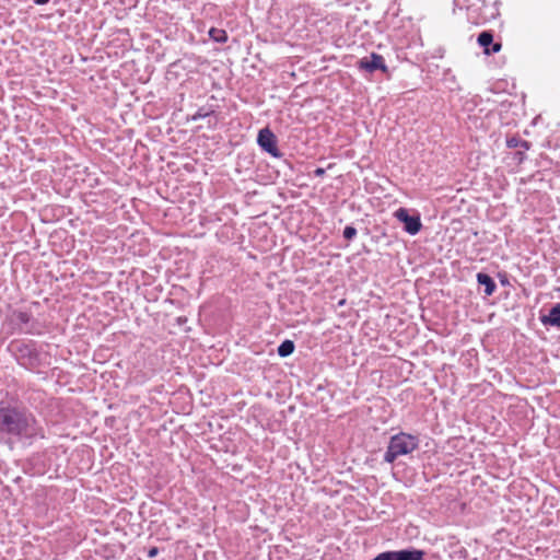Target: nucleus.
I'll return each instance as SVG.
<instances>
[{
  "label": "nucleus",
  "instance_id": "nucleus-6",
  "mask_svg": "<svg viewBox=\"0 0 560 560\" xmlns=\"http://www.w3.org/2000/svg\"><path fill=\"white\" fill-rule=\"evenodd\" d=\"M358 65L360 69L370 73L376 70H381L383 72L387 71L384 58L377 54H371L369 57L361 58Z\"/></svg>",
  "mask_w": 560,
  "mask_h": 560
},
{
  "label": "nucleus",
  "instance_id": "nucleus-8",
  "mask_svg": "<svg viewBox=\"0 0 560 560\" xmlns=\"http://www.w3.org/2000/svg\"><path fill=\"white\" fill-rule=\"evenodd\" d=\"M477 282L480 284V285H483L485 287V293L486 295H491L493 294V292L495 291V282L493 281V279L487 275V273H483V272H479L477 273Z\"/></svg>",
  "mask_w": 560,
  "mask_h": 560
},
{
  "label": "nucleus",
  "instance_id": "nucleus-1",
  "mask_svg": "<svg viewBox=\"0 0 560 560\" xmlns=\"http://www.w3.org/2000/svg\"><path fill=\"white\" fill-rule=\"evenodd\" d=\"M0 434L31 439L39 434V427L32 413L0 405Z\"/></svg>",
  "mask_w": 560,
  "mask_h": 560
},
{
  "label": "nucleus",
  "instance_id": "nucleus-14",
  "mask_svg": "<svg viewBox=\"0 0 560 560\" xmlns=\"http://www.w3.org/2000/svg\"><path fill=\"white\" fill-rule=\"evenodd\" d=\"M518 142L520 141L517 139H515V138L509 139L508 140V147L509 148H516V147H518Z\"/></svg>",
  "mask_w": 560,
  "mask_h": 560
},
{
  "label": "nucleus",
  "instance_id": "nucleus-4",
  "mask_svg": "<svg viewBox=\"0 0 560 560\" xmlns=\"http://www.w3.org/2000/svg\"><path fill=\"white\" fill-rule=\"evenodd\" d=\"M423 552L420 550L385 551L372 560H422Z\"/></svg>",
  "mask_w": 560,
  "mask_h": 560
},
{
  "label": "nucleus",
  "instance_id": "nucleus-16",
  "mask_svg": "<svg viewBox=\"0 0 560 560\" xmlns=\"http://www.w3.org/2000/svg\"><path fill=\"white\" fill-rule=\"evenodd\" d=\"M324 173H325V171H324L323 168H317V170L315 171V175H316V176H322Z\"/></svg>",
  "mask_w": 560,
  "mask_h": 560
},
{
  "label": "nucleus",
  "instance_id": "nucleus-3",
  "mask_svg": "<svg viewBox=\"0 0 560 560\" xmlns=\"http://www.w3.org/2000/svg\"><path fill=\"white\" fill-rule=\"evenodd\" d=\"M394 215L398 221L404 223L405 231L411 235L417 234L422 228L420 217L410 215L408 210L405 208L396 210Z\"/></svg>",
  "mask_w": 560,
  "mask_h": 560
},
{
  "label": "nucleus",
  "instance_id": "nucleus-10",
  "mask_svg": "<svg viewBox=\"0 0 560 560\" xmlns=\"http://www.w3.org/2000/svg\"><path fill=\"white\" fill-rule=\"evenodd\" d=\"M294 351V343L291 340H284L279 347H278V354L282 358H285L290 354H292Z\"/></svg>",
  "mask_w": 560,
  "mask_h": 560
},
{
  "label": "nucleus",
  "instance_id": "nucleus-9",
  "mask_svg": "<svg viewBox=\"0 0 560 560\" xmlns=\"http://www.w3.org/2000/svg\"><path fill=\"white\" fill-rule=\"evenodd\" d=\"M478 44L485 48V54L490 55V48L489 46L493 42V36L490 32H481L478 36Z\"/></svg>",
  "mask_w": 560,
  "mask_h": 560
},
{
  "label": "nucleus",
  "instance_id": "nucleus-12",
  "mask_svg": "<svg viewBox=\"0 0 560 560\" xmlns=\"http://www.w3.org/2000/svg\"><path fill=\"white\" fill-rule=\"evenodd\" d=\"M357 235V230L353 226H346L343 230V237L346 240H352Z\"/></svg>",
  "mask_w": 560,
  "mask_h": 560
},
{
  "label": "nucleus",
  "instance_id": "nucleus-7",
  "mask_svg": "<svg viewBox=\"0 0 560 560\" xmlns=\"http://www.w3.org/2000/svg\"><path fill=\"white\" fill-rule=\"evenodd\" d=\"M540 320L544 325L560 326V303L553 305L547 315L541 316Z\"/></svg>",
  "mask_w": 560,
  "mask_h": 560
},
{
  "label": "nucleus",
  "instance_id": "nucleus-19",
  "mask_svg": "<svg viewBox=\"0 0 560 560\" xmlns=\"http://www.w3.org/2000/svg\"><path fill=\"white\" fill-rule=\"evenodd\" d=\"M199 117H202V115L201 114H197V115L194 116V119H198Z\"/></svg>",
  "mask_w": 560,
  "mask_h": 560
},
{
  "label": "nucleus",
  "instance_id": "nucleus-5",
  "mask_svg": "<svg viewBox=\"0 0 560 560\" xmlns=\"http://www.w3.org/2000/svg\"><path fill=\"white\" fill-rule=\"evenodd\" d=\"M257 142L264 151L272 156H279L276 136L269 128H264L258 132Z\"/></svg>",
  "mask_w": 560,
  "mask_h": 560
},
{
  "label": "nucleus",
  "instance_id": "nucleus-13",
  "mask_svg": "<svg viewBox=\"0 0 560 560\" xmlns=\"http://www.w3.org/2000/svg\"><path fill=\"white\" fill-rule=\"evenodd\" d=\"M501 47L502 46L500 43H494L490 48V54L499 52L501 50Z\"/></svg>",
  "mask_w": 560,
  "mask_h": 560
},
{
  "label": "nucleus",
  "instance_id": "nucleus-17",
  "mask_svg": "<svg viewBox=\"0 0 560 560\" xmlns=\"http://www.w3.org/2000/svg\"><path fill=\"white\" fill-rule=\"evenodd\" d=\"M36 4H46L49 0H34Z\"/></svg>",
  "mask_w": 560,
  "mask_h": 560
},
{
  "label": "nucleus",
  "instance_id": "nucleus-15",
  "mask_svg": "<svg viewBox=\"0 0 560 560\" xmlns=\"http://www.w3.org/2000/svg\"><path fill=\"white\" fill-rule=\"evenodd\" d=\"M158 552H159L158 548H156V547H153V548H151V549L148 551V557H149V558H153V557H155V556L158 555Z\"/></svg>",
  "mask_w": 560,
  "mask_h": 560
},
{
  "label": "nucleus",
  "instance_id": "nucleus-2",
  "mask_svg": "<svg viewBox=\"0 0 560 560\" xmlns=\"http://www.w3.org/2000/svg\"><path fill=\"white\" fill-rule=\"evenodd\" d=\"M419 440L417 436L400 432L393 435L389 440L387 451L384 455L386 463H394L397 457L410 454L418 448Z\"/></svg>",
  "mask_w": 560,
  "mask_h": 560
},
{
  "label": "nucleus",
  "instance_id": "nucleus-18",
  "mask_svg": "<svg viewBox=\"0 0 560 560\" xmlns=\"http://www.w3.org/2000/svg\"><path fill=\"white\" fill-rule=\"evenodd\" d=\"M521 144H522L523 148L528 149V145H527L526 141H522Z\"/></svg>",
  "mask_w": 560,
  "mask_h": 560
},
{
  "label": "nucleus",
  "instance_id": "nucleus-11",
  "mask_svg": "<svg viewBox=\"0 0 560 560\" xmlns=\"http://www.w3.org/2000/svg\"><path fill=\"white\" fill-rule=\"evenodd\" d=\"M209 35H210V37H211L213 40H215V42H218V43H224V42H226V39H228L226 32H225V31H223V30L211 28V30L209 31Z\"/></svg>",
  "mask_w": 560,
  "mask_h": 560
}]
</instances>
